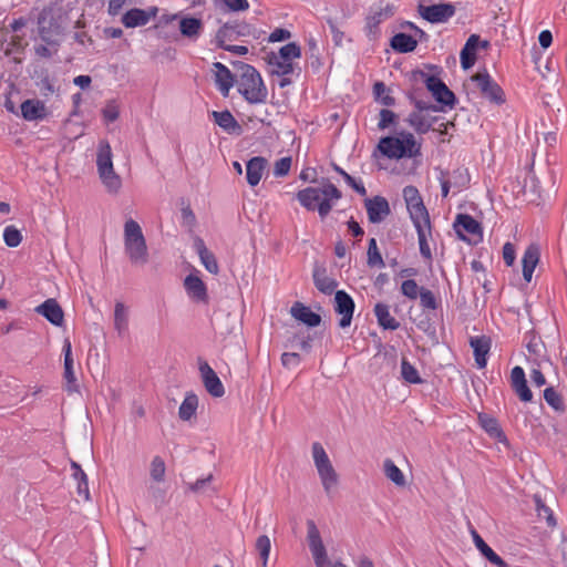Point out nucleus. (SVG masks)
Here are the masks:
<instances>
[{
    "label": "nucleus",
    "mask_w": 567,
    "mask_h": 567,
    "mask_svg": "<svg viewBox=\"0 0 567 567\" xmlns=\"http://www.w3.org/2000/svg\"><path fill=\"white\" fill-rule=\"evenodd\" d=\"M290 315L298 321L308 327H317L321 322L320 315L313 312L309 307L301 302H295L290 308Z\"/></svg>",
    "instance_id": "b1692460"
},
{
    "label": "nucleus",
    "mask_w": 567,
    "mask_h": 567,
    "mask_svg": "<svg viewBox=\"0 0 567 567\" xmlns=\"http://www.w3.org/2000/svg\"><path fill=\"white\" fill-rule=\"evenodd\" d=\"M3 240L7 246L14 248L21 244L22 235L14 226H7L3 230Z\"/></svg>",
    "instance_id": "de8ad7c7"
},
{
    "label": "nucleus",
    "mask_w": 567,
    "mask_h": 567,
    "mask_svg": "<svg viewBox=\"0 0 567 567\" xmlns=\"http://www.w3.org/2000/svg\"><path fill=\"white\" fill-rule=\"evenodd\" d=\"M184 288L192 300L196 302L207 301V289L203 280L198 277V271L189 274L184 279Z\"/></svg>",
    "instance_id": "4468645a"
},
{
    "label": "nucleus",
    "mask_w": 567,
    "mask_h": 567,
    "mask_svg": "<svg viewBox=\"0 0 567 567\" xmlns=\"http://www.w3.org/2000/svg\"><path fill=\"white\" fill-rule=\"evenodd\" d=\"M426 86L439 103L450 107L455 104L454 93L441 80L431 76L426 81Z\"/></svg>",
    "instance_id": "2eb2a0df"
},
{
    "label": "nucleus",
    "mask_w": 567,
    "mask_h": 567,
    "mask_svg": "<svg viewBox=\"0 0 567 567\" xmlns=\"http://www.w3.org/2000/svg\"><path fill=\"white\" fill-rule=\"evenodd\" d=\"M530 363L532 382L537 386H543L546 383V379L543 371H546L551 367L550 361L546 358H543L539 361H530Z\"/></svg>",
    "instance_id": "72a5a7b5"
},
{
    "label": "nucleus",
    "mask_w": 567,
    "mask_h": 567,
    "mask_svg": "<svg viewBox=\"0 0 567 567\" xmlns=\"http://www.w3.org/2000/svg\"><path fill=\"white\" fill-rule=\"evenodd\" d=\"M525 372L522 367H514L511 372V383L512 385L525 382Z\"/></svg>",
    "instance_id": "774afa93"
},
{
    "label": "nucleus",
    "mask_w": 567,
    "mask_h": 567,
    "mask_svg": "<svg viewBox=\"0 0 567 567\" xmlns=\"http://www.w3.org/2000/svg\"><path fill=\"white\" fill-rule=\"evenodd\" d=\"M416 40L405 33H398L391 39V47L401 53L411 52L416 48Z\"/></svg>",
    "instance_id": "c9c22d12"
},
{
    "label": "nucleus",
    "mask_w": 567,
    "mask_h": 567,
    "mask_svg": "<svg viewBox=\"0 0 567 567\" xmlns=\"http://www.w3.org/2000/svg\"><path fill=\"white\" fill-rule=\"evenodd\" d=\"M267 167V161L264 157L256 156L250 158L246 164L247 183L255 187L259 184Z\"/></svg>",
    "instance_id": "a878e982"
},
{
    "label": "nucleus",
    "mask_w": 567,
    "mask_h": 567,
    "mask_svg": "<svg viewBox=\"0 0 567 567\" xmlns=\"http://www.w3.org/2000/svg\"><path fill=\"white\" fill-rule=\"evenodd\" d=\"M157 9L152 8L150 10L131 9L125 12L122 17V23L126 28L143 27L150 22L152 18L156 16Z\"/></svg>",
    "instance_id": "6ab92c4d"
},
{
    "label": "nucleus",
    "mask_w": 567,
    "mask_h": 567,
    "mask_svg": "<svg viewBox=\"0 0 567 567\" xmlns=\"http://www.w3.org/2000/svg\"><path fill=\"white\" fill-rule=\"evenodd\" d=\"M281 363L286 368H295L300 363V355L295 352H285L281 355Z\"/></svg>",
    "instance_id": "bf43d9fd"
},
{
    "label": "nucleus",
    "mask_w": 567,
    "mask_h": 567,
    "mask_svg": "<svg viewBox=\"0 0 567 567\" xmlns=\"http://www.w3.org/2000/svg\"><path fill=\"white\" fill-rule=\"evenodd\" d=\"M63 353H64V379L66 381V389L69 392L76 391V378L73 371V358H72V348L71 342L69 340L64 341L63 344Z\"/></svg>",
    "instance_id": "bb28decb"
},
{
    "label": "nucleus",
    "mask_w": 567,
    "mask_h": 567,
    "mask_svg": "<svg viewBox=\"0 0 567 567\" xmlns=\"http://www.w3.org/2000/svg\"><path fill=\"white\" fill-rule=\"evenodd\" d=\"M454 229L457 236L465 241H470L467 235L481 236L480 224L470 215L460 214L454 221Z\"/></svg>",
    "instance_id": "dca6fc26"
},
{
    "label": "nucleus",
    "mask_w": 567,
    "mask_h": 567,
    "mask_svg": "<svg viewBox=\"0 0 567 567\" xmlns=\"http://www.w3.org/2000/svg\"><path fill=\"white\" fill-rule=\"evenodd\" d=\"M130 322V308L122 301H116L114 305L113 327L120 338H123L128 332Z\"/></svg>",
    "instance_id": "4be33fe9"
},
{
    "label": "nucleus",
    "mask_w": 567,
    "mask_h": 567,
    "mask_svg": "<svg viewBox=\"0 0 567 567\" xmlns=\"http://www.w3.org/2000/svg\"><path fill=\"white\" fill-rule=\"evenodd\" d=\"M166 466L165 462L161 456L153 457L150 466V476L156 482L161 483L165 478Z\"/></svg>",
    "instance_id": "79ce46f5"
},
{
    "label": "nucleus",
    "mask_w": 567,
    "mask_h": 567,
    "mask_svg": "<svg viewBox=\"0 0 567 567\" xmlns=\"http://www.w3.org/2000/svg\"><path fill=\"white\" fill-rule=\"evenodd\" d=\"M128 0H109L107 12L110 16H117L123 10Z\"/></svg>",
    "instance_id": "69168bd1"
},
{
    "label": "nucleus",
    "mask_w": 567,
    "mask_h": 567,
    "mask_svg": "<svg viewBox=\"0 0 567 567\" xmlns=\"http://www.w3.org/2000/svg\"><path fill=\"white\" fill-rule=\"evenodd\" d=\"M419 296H420V303L423 308L431 309V310L436 309L437 303H436L435 297L432 291H430L425 288H421Z\"/></svg>",
    "instance_id": "3c124183"
},
{
    "label": "nucleus",
    "mask_w": 567,
    "mask_h": 567,
    "mask_svg": "<svg viewBox=\"0 0 567 567\" xmlns=\"http://www.w3.org/2000/svg\"><path fill=\"white\" fill-rule=\"evenodd\" d=\"M225 34V30L220 29L217 33V40L219 42V45L224 48L225 50L233 52L238 55H245L248 52L247 47L244 45H224L221 43V37Z\"/></svg>",
    "instance_id": "4d7b16f0"
},
{
    "label": "nucleus",
    "mask_w": 567,
    "mask_h": 567,
    "mask_svg": "<svg viewBox=\"0 0 567 567\" xmlns=\"http://www.w3.org/2000/svg\"><path fill=\"white\" fill-rule=\"evenodd\" d=\"M489 346V340L484 337H474L471 339V347L473 348L475 363L478 369L486 367Z\"/></svg>",
    "instance_id": "cd10ccee"
},
{
    "label": "nucleus",
    "mask_w": 567,
    "mask_h": 567,
    "mask_svg": "<svg viewBox=\"0 0 567 567\" xmlns=\"http://www.w3.org/2000/svg\"><path fill=\"white\" fill-rule=\"evenodd\" d=\"M313 281L318 290L326 295H330L337 287V281L326 275V270L316 268L313 271Z\"/></svg>",
    "instance_id": "473e14b6"
},
{
    "label": "nucleus",
    "mask_w": 567,
    "mask_h": 567,
    "mask_svg": "<svg viewBox=\"0 0 567 567\" xmlns=\"http://www.w3.org/2000/svg\"><path fill=\"white\" fill-rule=\"evenodd\" d=\"M238 92L251 104L264 103L268 94L259 72L249 64L241 66Z\"/></svg>",
    "instance_id": "423d86ee"
},
{
    "label": "nucleus",
    "mask_w": 567,
    "mask_h": 567,
    "mask_svg": "<svg viewBox=\"0 0 567 567\" xmlns=\"http://www.w3.org/2000/svg\"><path fill=\"white\" fill-rule=\"evenodd\" d=\"M471 536L475 547L491 564L497 567H508L507 563L484 542L474 528L471 529Z\"/></svg>",
    "instance_id": "393cba45"
},
{
    "label": "nucleus",
    "mask_w": 567,
    "mask_h": 567,
    "mask_svg": "<svg viewBox=\"0 0 567 567\" xmlns=\"http://www.w3.org/2000/svg\"><path fill=\"white\" fill-rule=\"evenodd\" d=\"M270 64L274 66V74L285 76L293 72V62L278 59L276 54L270 59Z\"/></svg>",
    "instance_id": "37998d69"
},
{
    "label": "nucleus",
    "mask_w": 567,
    "mask_h": 567,
    "mask_svg": "<svg viewBox=\"0 0 567 567\" xmlns=\"http://www.w3.org/2000/svg\"><path fill=\"white\" fill-rule=\"evenodd\" d=\"M374 95L377 100L385 106H391L395 102L394 97L390 94V90L382 82L374 84Z\"/></svg>",
    "instance_id": "a18cd8bd"
},
{
    "label": "nucleus",
    "mask_w": 567,
    "mask_h": 567,
    "mask_svg": "<svg viewBox=\"0 0 567 567\" xmlns=\"http://www.w3.org/2000/svg\"><path fill=\"white\" fill-rule=\"evenodd\" d=\"M544 399L556 411L564 410L561 396L553 388H547L544 391Z\"/></svg>",
    "instance_id": "09e8293b"
},
{
    "label": "nucleus",
    "mask_w": 567,
    "mask_h": 567,
    "mask_svg": "<svg viewBox=\"0 0 567 567\" xmlns=\"http://www.w3.org/2000/svg\"><path fill=\"white\" fill-rule=\"evenodd\" d=\"M383 471L386 478L393 482L396 486H405L406 481L403 472L390 458L384 460Z\"/></svg>",
    "instance_id": "e433bc0d"
},
{
    "label": "nucleus",
    "mask_w": 567,
    "mask_h": 567,
    "mask_svg": "<svg viewBox=\"0 0 567 567\" xmlns=\"http://www.w3.org/2000/svg\"><path fill=\"white\" fill-rule=\"evenodd\" d=\"M401 375L409 383H422V379L420 378L417 370L405 358L401 361Z\"/></svg>",
    "instance_id": "a19ab883"
},
{
    "label": "nucleus",
    "mask_w": 567,
    "mask_h": 567,
    "mask_svg": "<svg viewBox=\"0 0 567 567\" xmlns=\"http://www.w3.org/2000/svg\"><path fill=\"white\" fill-rule=\"evenodd\" d=\"M203 30V23L199 19L183 17L179 19V31L188 39H197Z\"/></svg>",
    "instance_id": "7c9ffc66"
},
{
    "label": "nucleus",
    "mask_w": 567,
    "mask_h": 567,
    "mask_svg": "<svg viewBox=\"0 0 567 567\" xmlns=\"http://www.w3.org/2000/svg\"><path fill=\"white\" fill-rule=\"evenodd\" d=\"M410 125L417 132L425 133L430 128V124L426 123L420 114H411L409 118Z\"/></svg>",
    "instance_id": "13d9d810"
},
{
    "label": "nucleus",
    "mask_w": 567,
    "mask_h": 567,
    "mask_svg": "<svg viewBox=\"0 0 567 567\" xmlns=\"http://www.w3.org/2000/svg\"><path fill=\"white\" fill-rule=\"evenodd\" d=\"M503 258L507 266H512L515 260V249L511 243H506L503 247Z\"/></svg>",
    "instance_id": "338daca9"
},
{
    "label": "nucleus",
    "mask_w": 567,
    "mask_h": 567,
    "mask_svg": "<svg viewBox=\"0 0 567 567\" xmlns=\"http://www.w3.org/2000/svg\"><path fill=\"white\" fill-rule=\"evenodd\" d=\"M368 265L371 267H384V261L382 259V256L378 249L377 240L374 238H371L369 241L368 247Z\"/></svg>",
    "instance_id": "c03bdc74"
},
{
    "label": "nucleus",
    "mask_w": 567,
    "mask_h": 567,
    "mask_svg": "<svg viewBox=\"0 0 567 567\" xmlns=\"http://www.w3.org/2000/svg\"><path fill=\"white\" fill-rule=\"evenodd\" d=\"M96 168L106 190L112 194L118 193L122 187V178L114 171L112 148L105 140L100 141L97 145Z\"/></svg>",
    "instance_id": "39448f33"
},
{
    "label": "nucleus",
    "mask_w": 567,
    "mask_h": 567,
    "mask_svg": "<svg viewBox=\"0 0 567 567\" xmlns=\"http://www.w3.org/2000/svg\"><path fill=\"white\" fill-rule=\"evenodd\" d=\"M20 109L25 121H41L48 115L45 103L37 99L25 100Z\"/></svg>",
    "instance_id": "412c9836"
},
{
    "label": "nucleus",
    "mask_w": 567,
    "mask_h": 567,
    "mask_svg": "<svg viewBox=\"0 0 567 567\" xmlns=\"http://www.w3.org/2000/svg\"><path fill=\"white\" fill-rule=\"evenodd\" d=\"M534 502H535V509L537 512L538 517L542 519H545L548 526H550V527L556 526V519L554 517L551 509L547 505L544 504V502L542 501V498L538 495L534 496Z\"/></svg>",
    "instance_id": "58836bf2"
},
{
    "label": "nucleus",
    "mask_w": 567,
    "mask_h": 567,
    "mask_svg": "<svg viewBox=\"0 0 567 567\" xmlns=\"http://www.w3.org/2000/svg\"><path fill=\"white\" fill-rule=\"evenodd\" d=\"M368 217L371 223H380L390 214V206L384 197L375 196L365 200Z\"/></svg>",
    "instance_id": "a211bd4d"
},
{
    "label": "nucleus",
    "mask_w": 567,
    "mask_h": 567,
    "mask_svg": "<svg viewBox=\"0 0 567 567\" xmlns=\"http://www.w3.org/2000/svg\"><path fill=\"white\" fill-rule=\"evenodd\" d=\"M212 481H213V475L209 474L208 476H206L204 478H198L196 482L189 483L188 489L194 493H199V492L204 491L209 485V483Z\"/></svg>",
    "instance_id": "052dcab7"
},
{
    "label": "nucleus",
    "mask_w": 567,
    "mask_h": 567,
    "mask_svg": "<svg viewBox=\"0 0 567 567\" xmlns=\"http://www.w3.org/2000/svg\"><path fill=\"white\" fill-rule=\"evenodd\" d=\"M403 198L409 212L410 218L417 233V241L421 255L432 258V251L429 239L432 237V228L429 212L423 203V198L415 186L409 185L403 188Z\"/></svg>",
    "instance_id": "f257e3e1"
},
{
    "label": "nucleus",
    "mask_w": 567,
    "mask_h": 567,
    "mask_svg": "<svg viewBox=\"0 0 567 567\" xmlns=\"http://www.w3.org/2000/svg\"><path fill=\"white\" fill-rule=\"evenodd\" d=\"M118 109L115 104L110 103L103 109V117L106 122L111 123L117 120Z\"/></svg>",
    "instance_id": "e2e57ef3"
},
{
    "label": "nucleus",
    "mask_w": 567,
    "mask_h": 567,
    "mask_svg": "<svg viewBox=\"0 0 567 567\" xmlns=\"http://www.w3.org/2000/svg\"><path fill=\"white\" fill-rule=\"evenodd\" d=\"M341 196V192L328 179H322L320 185L307 187L297 193L300 205L308 210H318L321 219L328 216Z\"/></svg>",
    "instance_id": "f03ea898"
},
{
    "label": "nucleus",
    "mask_w": 567,
    "mask_h": 567,
    "mask_svg": "<svg viewBox=\"0 0 567 567\" xmlns=\"http://www.w3.org/2000/svg\"><path fill=\"white\" fill-rule=\"evenodd\" d=\"M291 167V157H282L275 163L274 174L277 177L286 176Z\"/></svg>",
    "instance_id": "603ef678"
},
{
    "label": "nucleus",
    "mask_w": 567,
    "mask_h": 567,
    "mask_svg": "<svg viewBox=\"0 0 567 567\" xmlns=\"http://www.w3.org/2000/svg\"><path fill=\"white\" fill-rule=\"evenodd\" d=\"M419 12L423 19L431 23H444L455 14V7L451 3L421 4Z\"/></svg>",
    "instance_id": "1a4fd4ad"
},
{
    "label": "nucleus",
    "mask_w": 567,
    "mask_h": 567,
    "mask_svg": "<svg viewBox=\"0 0 567 567\" xmlns=\"http://www.w3.org/2000/svg\"><path fill=\"white\" fill-rule=\"evenodd\" d=\"M194 249L197 252L202 265L205 267L207 271L213 275H217L219 271L218 262L214 256V254L208 250L204 240L199 237H196L194 240Z\"/></svg>",
    "instance_id": "5701e85b"
},
{
    "label": "nucleus",
    "mask_w": 567,
    "mask_h": 567,
    "mask_svg": "<svg viewBox=\"0 0 567 567\" xmlns=\"http://www.w3.org/2000/svg\"><path fill=\"white\" fill-rule=\"evenodd\" d=\"M483 427L491 435L498 436L502 434L497 422L494 419H481Z\"/></svg>",
    "instance_id": "0e129e2a"
},
{
    "label": "nucleus",
    "mask_w": 567,
    "mask_h": 567,
    "mask_svg": "<svg viewBox=\"0 0 567 567\" xmlns=\"http://www.w3.org/2000/svg\"><path fill=\"white\" fill-rule=\"evenodd\" d=\"M334 310L341 316L339 320V327L348 328L351 324L353 311H354V301L353 299L343 290H338L334 295Z\"/></svg>",
    "instance_id": "f8f14e48"
},
{
    "label": "nucleus",
    "mask_w": 567,
    "mask_h": 567,
    "mask_svg": "<svg viewBox=\"0 0 567 567\" xmlns=\"http://www.w3.org/2000/svg\"><path fill=\"white\" fill-rule=\"evenodd\" d=\"M124 250L130 261L135 266H144L148 262V249L142 227L134 219H127L124 224Z\"/></svg>",
    "instance_id": "20e7f679"
},
{
    "label": "nucleus",
    "mask_w": 567,
    "mask_h": 567,
    "mask_svg": "<svg viewBox=\"0 0 567 567\" xmlns=\"http://www.w3.org/2000/svg\"><path fill=\"white\" fill-rule=\"evenodd\" d=\"M472 81L476 83L483 95L494 103H503L504 94L502 89L495 83L488 73L480 72L472 76Z\"/></svg>",
    "instance_id": "9d476101"
},
{
    "label": "nucleus",
    "mask_w": 567,
    "mask_h": 567,
    "mask_svg": "<svg viewBox=\"0 0 567 567\" xmlns=\"http://www.w3.org/2000/svg\"><path fill=\"white\" fill-rule=\"evenodd\" d=\"M35 312L43 316L49 322L61 327L64 321V313L58 301L53 298L47 299L35 308Z\"/></svg>",
    "instance_id": "f3484780"
},
{
    "label": "nucleus",
    "mask_w": 567,
    "mask_h": 567,
    "mask_svg": "<svg viewBox=\"0 0 567 567\" xmlns=\"http://www.w3.org/2000/svg\"><path fill=\"white\" fill-rule=\"evenodd\" d=\"M198 408V398L194 393H187L184 401L182 402L178 416L183 421L190 420Z\"/></svg>",
    "instance_id": "f704fd0d"
},
{
    "label": "nucleus",
    "mask_w": 567,
    "mask_h": 567,
    "mask_svg": "<svg viewBox=\"0 0 567 567\" xmlns=\"http://www.w3.org/2000/svg\"><path fill=\"white\" fill-rule=\"evenodd\" d=\"M311 452L321 485L324 492L330 495L339 484V475L320 443L315 442L311 446Z\"/></svg>",
    "instance_id": "0eeeda50"
},
{
    "label": "nucleus",
    "mask_w": 567,
    "mask_h": 567,
    "mask_svg": "<svg viewBox=\"0 0 567 567\" xmlns=\"http://www.w3.org/2000/svg\"><path fill=\"white\" fill-rule=\"evenodd\" d=\"M396 115L392 111L383 109L380 111V121L378 123V127L380 130H384L389 127L391 124H393Z\"/></svg>",
    "instance_id": "5fc2aeb1"
},
{
    "label": "nucleus",
    "mask_w": 567,
    "mask_h": 567,
    "mask_svg": "<svg viewBox=\"0 0 567 567\" xmlns=\"http://www.w3.org/2000/svg\"><path fill=\"white\" fill-rule=\"evenodd\" d=\"M212 115L214 117L215 123L218 126H220L221 128H224L225 131L230 133V132L235 131L236 128H238V124L229 111H223V112L214 111L212 113Z\"/></svg>",
    "instance_id": "4c0bfd02"
},
{
    "label": "nucleus",
    "mask_w": 567,
    "mask_h": 567,
    "mask_svg": "<svg viewBox=\"0 0 567 567\" xmlns=\"http://www.w3.org/2000/svg\"><path fill=\"white\" fill-rule=\"evenodd\" d=\"M255 547L260 556L261 567H267V563H268L270 549H271L270 538L267 535L259 536L256 540Z\"/></svg>",
    "instance_id": "ea45409f"
},
{
    "label": "nucleus",
    "mask_w": 567,
    "mask_h": 567,
    "mask_svg": "<svg viewBox=\"0 0 567 567\" xmlns=\"http://www.w3.org/2000/svg\"><path fill=\"white\" fill-rule=\"evenodd\" d=\"M420 288L415 280L408 279L402 282L401 285V291L402 293L408 297L409 299H416L420 293Z\"/></svg>",
    "instance_id": "8fccbe9b"
},
{
    "label": "nucleus",
    "mask_w": 567,
    "mask_h": 567,
    "mask_svg": "<svg viewBox=\"0 0 567 567\" xmlns=\"http://www.w3.org/2000/svg\"><path fill=\"white\" fill-rule=\"evenodd\" d=\"M198 369L207 392L215 398L223 396L225 393L224 385L210 365L206 361L199 359Z\"/></svg>",
    "instance_id": "9b49d317"
},
{
    "label": "nucleus",
    "mask_w": 567,
    "mask_h": 567,
    "mask_svg": "<svg viewBox=\"0 0 567 567\" xmlns=\"http://www.w3.org/2000/svg\"><path fill=\"white\" fill-rule=\"evenodd\" d=\"M393 13L394 7L391 4H385L384 7L377 8L370 13V16L367 18V30L371 39H377L379 37V24L382 21L391 18Z\"/></svg>",
    "instance_id": "ddd939ff"
},
{
    "label": "nucleus",
    "mask_w": 567,
    "mask_h": 567,
    "mask_svg": "<svg viewBox=\"0 0 567 567\" xmlns=\"http://www.w3.org/2000/svg\"><path fill=\"white\" fill-rule=\"evenodd\" d=\"M539 260V251L536 247L530 246L528 247L523 256L522 264H523V277L524 279L529 282L532 280L535 267Z\"/></svg>",
    "instance_id": "c85d7f7f"
},
{
    "label": "nucleus",
    "mask_w": 567,
    "mask_h": 567,
    "mask_svg": "<svg viewBox=\"0 0 567 567\" xmlns=\"http://www.w3.org/2000/svg\"><path fill=\"white\" fill-rule=\"evenodd\" d=\"M58 49L54 45L37 44L34 45V52L40 58H51L55 54Z\"/></svg>",
    "instance_id": "680f3d73"
},
{
    "label": "nucleus",
    "mask_w": 567,
    "mask_h": 567,
    "mask_svg": "<svg viewBox=\"0 0 567 567\" xmlns=\"http://www.w3.org/2000/svg\"><path fill=\"white\" fill-rule=\"evenodd\" d=\"M512 388L514 389L515 393L519 396V399L524 402H529L532 401L533 399V394H532V391L529 390V388L527 386V382H522V383H517V384H514L512 385Z\"/></svg>",
    "instance_id": "6e6d98bb"
},
{
    "label": "nucleus",
    "mask_w": 567,
    "mask_h": 567,
    "mask_svg": "<svg viewBox=\"0 0 567 567\" xmlns=\"http://www.w3.org/2000/svg\"><path fill=\"white\" fill-rule=\"evenodd\" d=\"M378 151L390 159L412 158L420 154V144L413 134L401 132L395 136L382 137L379 141Z\"/></svg>",
    "instance_id": "7ed1b4c3"
},
{
    "label": "nucleus",
    "mask_w": 567,
    "mask_h": 567,
    "mask_svg": "<svg viewBox=\"0 0 567 567\" xmlns=\"http://www.w3.org/2000/svg\"><path fill=\"white\" fill-rule=\"evenodd\" d=\"M334 169L340 175H342V177L344 178L347 184L350 185L352 188H354L359 194H361V195L365 194V188H364V186L361 183H358L351 175H349L347 172H344L339 166L334 165Z\"/></svg>",
    "instance_id": "864d4df0"
},
{
    "label": "nucleus",
    "mask_w": 567,
    "mask_h": 567,
    "mask_svg": "<svg viewBox=\"0 0 567 567\" xmlns=\"http://www.w3.org/2000/svg\"><path fill=\"white\" fill-rule=\"evenodd\" d=\"M307 543L316 567H348L340 559L332 560L328 557L321 534L312 519L307 520Z\"/></svg>",
    "instance_id": "6e6552de"
},
{
    "label": "nucleus",
    "mask_w": 567,
    "mask_h": 567,
    "mask_svg": "<svg viewBox=\"0 0 567 567\" xmlns=\"http://www.w3.org/2000/svg\"><path fill=\"white\" fill-rule=\"evenodd\" d=\"M374 313L378 319V323L383 329L396 330L400 327L399 321L391 316L389 306L384 303H377L374 307Z\"/></svg>",
    "instance_id": "c756f323"
},
{
    "label": "nucleus",
    "mask_w": 567,
    "mask_h": 567,
    "mask_svg": "<svg viewBox=\"0 0 567 567\" xmlns=\"http://www.w3.org/2000/svg\"><path fill=\"white\" fill-rule=\"evenodd\" d=\"M276 55L278 56V59H284L286 61L292 62L295 59L300 58L301 50L299 45H297L293 42H290L284 45Z\"/></svg>",
    "instance_id": "49530a36"
},
{
    "label": "nucleus",
    "mask_w": 567,
    "mask_h": 567,
    "mask_svg": "<svg viewBox=\"0 0 567 567\" xmlns=\"http://www.w3.org/2000/svg\"><path fill=\"white\" fill-rule=\"evenodd\" d=\"M215 84L223 96H228L230 89L234 86L235 80L230 70L220 62L213 64Z\"/></svg>",
    "instance_id": "aec40b11"
},
{
    "label": "nucleus",
    "mask_w": 567,
    "mask_h": 567,
    "mask_svg": "<svg viewBox=\"0 0 567 567\" xmlns=\"http://www.w3.org/2000/svg\"><path fill=\"white\" fill-rule=\"evenodd\" d=\"M478 37L473 34L471 35L464 48L461 51V64L462 68L467 70L472 68L475 63V51L477 45Z\"/></svg>",
    "instance_id": "2f4dec72"
}]
</instances>
